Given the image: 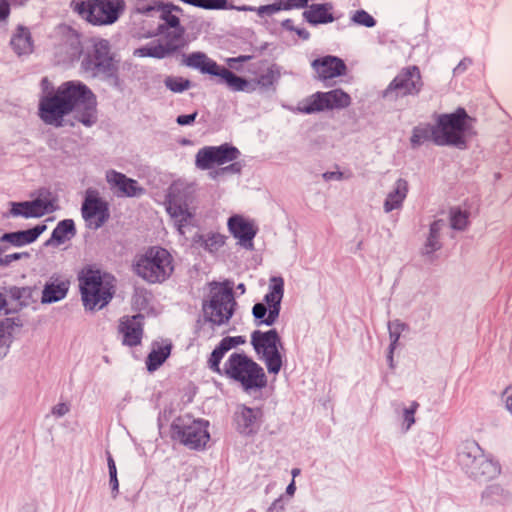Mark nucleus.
I'll return each mask as SVG.
<instances>
[{"instance_id": "nucleus-6", "label": "nucleus", "mask_w": 512, "mask_h": 512, "mask_svg": "<svg viewBox=\"0 0 512 512\" xmlns=\"http://www.w3.org/2000/svg\"><path fill=\"white\" fill-rule=\"evenodd\" d=\"M211 298L204 305V313L210 322L221 325L231 318L236 305L232 288L221 283H214L210 290Z\"/></svg>"}, {"instance_id": "nucleus-1", "label": "nucleus", "mask_w": 512, "mask_h": 512, "mask_svg": "<svg viewBox=\"0 0 512 512\" xmlns=\"http://www.w3.org/2000/svg\"><path fill=\"white\" fill-rule=\"evenodd\" d=\"M75 111L80 122L90 126L96 120V100L81 83L67 82L40 102V117L47 124L60 125L64 115Z\"/></svg>"}, {"instance_id": "nucleus-28", "label": "nucleus", "mask_w": 512, "mask_h": 512, "mask_svg": "<svg viewBox=\"0 0 512 512\" xmlns=\"http://www.w3.org/2000/svg\"><path fill=\"white\" fill-rule=\"evenodd\" d=\"M214 75L219 76L234 91H243L248 82L225 67L218 66Z\"/></svg>"}, {"instance_id": "nucleus-29", "label": "nucleus", "mask_w": 512, "mask_h": 512, "mask_svg": "<svg viewBox=\"0 0 512 512\" xmlns=\"http://www.w3.org/2000/svg\"><path fill=\"white\" fill-rule=\"evenodd\" d=\"M407 190V183L405 181H397L395 190L388 195L385 201V210L391 211L398 208L406 197Z\"/></svg>"}, {"instance_id": "nucleus-19", "label": "nucleus", "mask_w": 512, "mask_h": 512, "mask_svg": "<svg viewBox=\"0 0 512 512\" xmlns=\"http://www.w3.org/2000/svg\"><path fill=\"white\" fill-rule=\"evenodd\" d=\"M142 316H126L120 320L119 332L123 337V344L128 346H137L141 343L143 327Z\"/></svg>"}, {"instance_id": "nucleus-41", "label": "nucleus", "mask_w": 512, "mask_h": 512, "mask_svg": "<svg viewBox=\"0 0 512 512\" xmlns=\"http://www.w3.org/2000/svg\"><path fill=\"white\" fill-rule=\"evenodd\" d=\"M9 12V2L7 0H0V21L5 20Z\"/></svg>"}, {"instance_id": "nucleus-46", "label": "nucleus", "mask_w": 512, "mask_h": 512, "mask_svg": "<svg viewBox=\"0 0 512 512\" xmlns=\"http://www.w3.org/2000/svg\"><path fill=\"white\" fill-rule=\"evenodd\" d=\"M108 466H109L110 477L115 478V475L117 474L116 466H115L114 460L111 457H109V459H108Z\"/></svg>"}, {"instance_id": "nucleus-52", "label": "nucleus", "mask_w": 512, "mask_h": 512, "mask_svg": "<svg viewBox=\"0 0 512 512\" xmlns=\"http://www.w3.org/2000/svg\"><path fill=\"white\" fill-rule=\"evenodd\" d=\"M295 492V484L294 482H292L288 487H287V493L289 495H293Z\"/></svg>"}, {"instance_id": "nucleus-2", "label": "nucleus", "mask_w": 512, "mask_h": 512, "mask_svg": "<svg viewBox=\"0 0 512 512\" xmlns=\"http://www.w3.org/2000/svg\"><path fill=\"white\" fill-rule=\"evenodd\" d=\"M467 115L463 110L454 114L442 115L438 119L437 126L417 127L411 137L413 147L433 141L436 144H453L460 146L464 143L463 135L467 122Z\"/></svg>"}, {"instance_id": "nucleus-45", "label": "nucleus", "mask_w": 512, "mask_h": 512, "mask_svg": "<svg viewBox=\"0 0 512 512\" xmlns=\"http://www.w3.org/2000/svg\"><path fill=\"white\" fill-rule=\"evenodd\" d=\"M414 410H407L405 412V421L407 422V429L414 423Z\"/></svg>"}, {"instance_id": "nucleus-5", "label": "nucleus", "mask_w": 512, "mask_h": 512, "mask_svg": "<svg viewBox=\"0 0 512 512\" xmlns=\"http://www.w3.org/2000/svg\"><path fill=\"white\" fill-rule=\"evenodd\" d=\"M223 374L239 381L246 389L262 387L266 383L263 369L244 354L233 353L224 365Z\"/></svg>"}, {"instance_id": "nucleus-7", "label": "nucleus", "mask_w": 512, "mask_h": 512, "mask_svg": "<svg viewBox=\"0 0 512 512\" xmlns=\"http://www.w3.org/2000/svg\"><path fill=\"white\" fill-rule=\"evenodd\" d=\"M74 10L92 24H111L117 20L124 4L121 0L73 2Z\"/></svg>"}, {"instance_id": "nucleus-36", "label": "nucleus", "mask_w": 512, "mask_h": 512, "mask_svg": "<svg viewBox=\"0 0 512 512\" xmlns=\"http://www.w3.org/2000/svg\"><path fill=\"white\" fill-rule=\"evenodd\" d=\"M224 354H225V352L222 351L219 347H217L211 353V356L208 361L210 369H212L214 372H216L218 374H223V372L220 369V362H221Z\"/></svg>"}, {"instance_id": "nucleus-20", "label": "nucleus", "mask_w": 512, "mask_h": 512, "mask_svg": "<svg viewBox=\"0 0 512 512\" xmlns=\"http://www.w3.org/2000/svg\"><path fill=\"white\" fill-rule=\"evenodd\" d=\"M111 60L108 42L99 40L94 44L93 51L87 56L84 65L86 69H106L110 66Z\"/></svg>"}, {"instance_id": "nucleus-3", "label": "nucleus", "mask_w": 512, "mask_h": 512, "mask_svg": "<svg viewBox=\"0 0 512 512\" xmlns=\"http://www.w3.org/2000/svg\"><path fill=\"white\" fill-rule=\"evenodd\" d=\"M172 254L160 246L149 247L139 254L134 262V271L149 283H162L174 272Z\"/></svg>"}, {"instance_id": "nucleus-51", "label": "nucleus", "mask_w": 512, "mask_h": 512, "mask_svg": "<svg viewBox=\"0 0 512 512\" xmlns=\"http://www.w3.org/2000/svg\"><path fill=\"white\" fill-rule=\"evenodd\" d=\"M6 300L4 296L0 293V312L5 309Z\"/></svg>"}, {"instance_id": "nucleus-55", "label": "nucleus", "mask_w": 512, "mask_h": 512, "mask_svg": "<svg viewBox=\"0 0 512 512\" xmlns=\"http://www.w3.org/2000/svg\"><path fill=\"white\" fill-rule=\"evenodd\" d=\"M0 342H2L3 344L6 343V339L4 338V335L0 336Z\"/></svg>"}, {"instance_id": "nucleus-18", "label": "nucleus", "mask_w": 512, "mask_h": 512, "mask_svg": "<svg viewBox=\"0 0 512 512\" xmlns=\"http://www.w3.org/2000/svg\"><path fill=\"white\" fill-rule=\"evenodd\" d=\"M166 210L176 223L179 232L184 234V228L193 223V214L188 209L187 204L170 194L166 203Z\"/></svg>"}, {"instance_id": "nucleus-22", "label": "nucleus", "mask_w": 512, "mask_h": 512, "mask_svg": "<svg viewBox=\"0 0 512 512\" xmlns=\"http://www.w3.org/2000/svg\"><path fill=\"white\" fill-rule=\"evenodd\" d=\"M252 343L259 354L267 355L278 351L279 337L275 330L268 332H255Z\"/></svg>"}, {"instance_id": "nucleus-16", "label": "nucleus", "mask_w": 512, "mask_h": 512, "mask_svg": "<svg viewBox=\"0 0 512 512\" xmlns=\"http://www.w3.org/2000/svg\"><path fill=\"white\" fill-rule=\"evenodd\" d=\"M227 225L230 233L239 240L240 244L252 247V240L257 233V227L251 219L236 214L228 219Z\"/></svg>"}, {"instance_id": "nucleus-12", "label": "nucleus", "mask_w": 512, "mask_h": 512, "mask_svg": "<svg viewBox=\"0 0 512 512\" xmlns=\"http://www.w3.org/2000/svg\"><path fill=\"white\" fill-rule=\"evenodd\" d=\"M422 87L420 70L416 66L404 68L390 83L386 93L396 95L415 94Z\"/></svg>"}, {"instance_id": "nucleus-27", "label": "nucleus", "mask_w": 512, "mask_h": 512, "mask_svg": "<svg viewBox=\"0 0 512 512\" xmlns=\"http://www.w3.org/2000/svg\"><path fill=\"white\" fill-rule=\"evenodd\" d=\"M69 288V281L67 280H55L47 284L44 288L42 301L53 302L58 301L65 297Z\"/></svg>"}, {"instance_id": "nucleus-43", "label": "nucleus", "mask_w": 512, "mask_h": 512, "mask_svg": "<svg viewBox=\"0 0 512 512\" xmlns=\"http://www.w3.org/2000/svg\"><path fill=\"white\" fill-rule=\"evenodd\" d=\"M22 254H19V253H14V254H11V255H7L5 257V260H0V264H9L11 263L12 261L14 260H18L20 259Z\"/></svg>"}, {"instance_id": "nucleus-26", "label": "nucleus", "mask_w": 512, "mask_h": 512, "mask_svg": "<svg viewBox=\"0 0 512 512\" xmlns=\"http://www.w3.org/2000/svg\"><path fill=\"white\" fill-rule=\"evenodd\" d=\"M331 4H313L304 11L305 19L312 24L328 23L334 20Z\"/></svg>"}, {"instance_id": "nucleus-47", "label": "nucleus", "mask_w": 512, "mask_h": 512, "mask_svg": "<svg viewBox=\"0 0 512 512\" xmlns=\"http://www.w3.org/2000/svg\"><path fill=\"white\" fill-rule=\"evenodd\" d=\"M281 7L280 6H276L275 4L273 5H268V6H263L259 9V12H264V11H271V12H274V11H278L280 10Z\"/></svg>"}, {"instance_id": "nucleus-32", "label": "nucleus", "mask_w": 512, "mask_h": 512, "mask_svg": "<svg viewBox=\"0 0 512 512\" xmlns=\"http://www.w3.org/2000/svg\"><path fill=\"white\" fill-rule=\"evenodd\" d=\"M226 237L220 233H209L200 236L198 243L209 252L218 251L225 244Z\"/></svg>"}, {"instance_id": "nucleus-34", "label": "nucleus", "mask_w": 512, "mask_h": 512, "mask_svg": "<svg viewBox=\"0 0 512 512\" xmlns=\"http://www.w3.org/2000/svg\"><path fill=\"white\" fill-rule=\"evenodd\" d=\"M165 85L169 90L177 93L189 89L191 82L184 77L169 76L165 79Z\"/></svg>"}, {"instance_id": "nucleus-54", "label": "nucleus", "mask_w": 512, "mask_h": 512, "mask_svg": "<svg viewBox=\"0 0 512 512\" xmlns=\"http://www.w3.org/2000/svg\"><path fill=\"white\" fill-rule=\"evenodd\" d=\"M111 483L113 484V488L117 489V487H118V480H117V476L116 475H115V478H111Z\"/></svg>"}, {"instance_id": "nucleus-30", "label": "nucleus", "mask_w": 512, "mask_h": 512, "mask_svg": "<svg viewBox=\"0 0 512 512\" xmlns=\"http://www.w3.org/2000/svg\"><path fill=\"white\" fill-rule=\"evenodd\" d=\"M75 234V227L72 220H64L60 222L54 229L51 240L58 244L64 243L71 239Z\"/></svg>"}, {"instance_id": "nucleus-25", "label": "nucleus", "mask_w": 512, "mask_h": 512, "mask_svg": "<svg viewBox=\"0 0 512 512\" xmlns=\"http://www.w3.org/2000/svg\"><path fill=\"white\" fill-rule=\"evenodd\" d=\"M171 348L170 343H154L146 359L148 371H156L170 356Z\"/></svg>"}, {"instance_id": "nucleus-14", "label": "nucleus", "mask_w": 512, "mask_h": 512, "mask_svg": "<svg viewBox=\"0 0 512 512\" xmlns=\"http://www.w3.org/2000/svg\"><path fill=\"white\" fill-rule=\"evenodd\" d=\"M311 66L317 79L321 81L342 77L348 72L345 62L341 58L333 55L318 57L312 61Z\"/></svg>"}, {"instance_id": "nucleus-42", "label": "nucleus", "mask_w": 512, "mask_h": 512, "mask_svg": "<svg viewBox=\"0 0 512 512\" xmlns=\"http://www.w3.org/2000/svg\"><path fill=\"white\" fill-rule=\"evenodd\" d=\"M306 3L307 0H287L284 8L289 9L291 7H303Z\"/></svg>"}, {"instance_id": "nucleus-49", "label": "nucleus", "mask_w": 512, "mask_h": 512, "mask_svg": "<svg viewBox=\"0 0 512 512\" xmlns=\"http://www.w3.org/2000/svg\"><path fill=\"white\" fill-rule=\"evenodd\" d=\"M241 414H242V416H243V417H249V418H251V417H253V418H254V417H255V416L253 415V411H252L251 409H248V408H244V409L242 410V413H241Z\"/></svg>"}, {"instance_id": "nucleus-50", "label": "nucleus", "mask_w": 512, "mask_h": 512, "mask_svg": "<svg viewBox=\"0 0 512 512\" xmlns=\"http://www.w3.org/2000/svg\"><path fill=\"white\" fill-rule=\"evenodd\" d=\"M438 230V223H434L432 226H431V238H434L435 237V234ZM432 239H430L429 241L431 242Z\"/></svg>"}, {"instance_id": "nucleus-37", "label": "nucleus", "mask_w": 512, "mask_h": 512, "mask_svg": "<svg viewBox=\"0 0 512 512\" xmlns=\"http://www.w3.org/2000/svg\"><path fill=\"white\" fill-rule=\"evenodd\" d=\"M353 21L366 27H372L375 25L374 18L364 10L357 11L353 16Z\"/></svg>"}, {"instance_id": "nucleus-35", "label": "nucleus", "mask_w": 512, "mask_h": 512, "mask_svg": "<svg viewBox=\"0 0 512 512\" xmlns=\"http://www.w3.org/2000/svg\"><path fill=\"white\" fill-rule=\"evenodd\" d=\"M267 369L271 373H278L282 366V360L279 352H274L273 354L264 355Z\"/></svg>"}, {"instance_id": "nucleus-10", "label": "nucleus", "mask_w": 512, "mask_h": 512, "mask_svg": "<svg viewBox=\"0 0 512 512\" xmlns=\"http://www.w3.org/2000/svg\"><path fill=\"white\" fill-rule=\"evenodd\" d=\"M239 151L229 145L205 147L196 155V165L200 169H210L216 165H224L237 159Z\"/></svg>"}, {"instance_id": "nucleus-48", "label": "nucleus", "mask_w": 512, "mask_h": 512, "mask_svg": "<svg viewBox=\"0 0 512 512\" xmlns=\"http://www.w3.org/2000/svg\"><path fill=\"white\" fill-rule=\"evenodd\" d=\"M507 399H506V406L508 410L512 413V390H506Z\"/></svg>"}, {"instance_id": "nucleus-44", "label": "nucleus", "mask_w": 512, "mask_h": 512, "mask_svg": "<svg viewBox=\"0 0 512 512\" xmlns=\"http://www.w3.org/2000/svg\"><path fill=\"white\" fill-rule=\"evenodd\" d=\"M68 411V407L65 404H59L53 409V413L56 415H64Z\"/></svg>"}, {"instance_id": "nucleus-38", "label": "nucleus", "mask_w": 512, "mask_h": 512, "mask_svg": "<svg viewBox=\"0 0 512 512\" xmlns=\"http://www.w3.org/2000/svg\"><path fill=\"white\" fill-rule=\"evenodd\" d=\"M244 343H245V339L241 336L226 337V338L222 339V341L220 342V345L218 347L226 353L231 348L236 347L241 344H244Z\"/></svg>"}, {"instance_id": "nucleus-9", "label": "nucleus", "mask_w": 512, "mask_h": 512, "mask_svg": "<svg viewBox=\"0 0 512 512\" xmlns=\"http://www.w3.org/2000/svg\"><path fill=\"white\" fill-rule=\"evenodd\" d=\"M284 281L281 277H273L270 281V291L265 296L264 303H257L253 307V315L257 319L266 316L263 322L272 325L279 316L280 303L283 297Z\"/></svg>"}, {"instance_id": "nucleus-24", "label": "nucleus", "mask_w": 512, "mask_h": 512, "mask_svg": "<svg viewBox=\"0 0 512 512\" xmlns=\"http://www.w3.org/2000/svg\"><path fill=\"white\" fill-rule=\"evenodd\" d=\"M183 64L199 69L203 73L214 75L218 64L202 52H195L183 57Z\"/></svg>"}, {"instance_id": "nucleus-11", "label": "nucleus", "mask_w": 512, "mask_h": 512, "mask_svg": "<svg viewBox=\"0 0 512 512\" xmlns=\"http://www.w3.org/2000/svg\"><path fill=\"white\" fill-rule=\"evenodd\" d=\"M137 10L143 13H151L147 15L145 22H151L152 19H158L159 23L155 30L150 31L149 35H156L164 33L166 28H177L180 24L179 17L173 13V11H179L180 9L176 6L169 4H157L152 7H138Z\"/></svg>"}, {"instance_id": "nucleus-31", "label": "nucleus", "mask_w": 512, "mask_h": 512, "mask_svg": "<svg viewBox=\"0 0 512 512\" xmlns=\"http://www.w3.org/2000/svg\"><path fill=\"white\" fill-rule=\"evenodd\" d=\"M11 45L18 55L29 53L32 50V43L29 33L21 29L14 35Z\"/></svg>"}, {"instance_id": "nucleus-15", "label": "nucleus", "mask_w": 512, "mask_h": 512, "mask_svg": "<svg viewBox=\"0 0 512 512\" xmlns=\"http://www.w3.org/2000/svg\"><path fill=\"white\" fill-rule=\"evenodd\" d=\"M208 425L205 420H193L183 425L178 432L181 442L194 449L204 447L210 439Z\"/></svg>"}, {"instance_id": "nucleus-21", "label": "nucleus", "mask_w": 512, "mask_h": 512, "mask_svg": "<svg viewBox=\"0 0 512 512\" xmlns=\"http://www.w3.org/2000/svg\"><path fill=\"white\" fill-rule=\"evenodd\" d=\"M106 178L109 184L123 196H136L142 192L137 182L127 178L124 174L110 171L107 173Z\"/></svg>"}, {"instance_id": "nucleus-4", "label": "nucleus", "mask_w": 512, "mask_h": 512, "mask_svg": "<svg viewBox=\"0 0 512 512\" xmlns=\"http://www.w3.org/2000/svg\"><path fill=\"white\" fill-rule=\"evenodd\" d=\"M80 290L85 307L102 308L112 298L114 277L91 267L84 268L79 275Z\"/></svg>"}, {"instance_id": "nucleus-33", "label": "nucleus", "mask_w": 512, "mask_h": 512, "mask_svg": "<svg viewBox=\"0 0 512 512\" xmlns=\"http://www.w3.org/2000/svg\"><path fill=\"white\" fill-rule=\"evenodd\" d=\"M172 48L163 45H150L135 50V55L140 57L151 56L155 58H163L172 52Z\"/></svg>"}, {"instance_id": "nucleus-8", "label": "nucleus", "mask_w": 512, "mask_h": 512, "mask_svg": "<svg viewBox=\"0 0 512 512\" xmlns=\"http://www.w3.org/2000/svg\"><path fill=\"white\" fill-rule=\"evenodd\" d=\"M351 96L342 89L316 92L299 104L301 112L310 114L325 110L344 109L351 105Z\"/></svg>"}, {"instance_id": "nucleus-13", "label": "nucleus", "mask_w": 512, "mask_h": 512, "mask_svg": "<svg viewBox=\"0 0 512 512\" xmlns=\"http://www.w3.org/2000/svg\"><path fill=\"white\" fill-rule=\"evenodd\" d=\"M82 214L87 224L91 228L100 227L109 217L106 202L98 197L94 190L86 192L85 201L82 206Z\"/></svg>"}, {"instance_id": "nucleus-53", "label": "nucleus", "mask_w": 512, "mask_h": 512, "mask_svg": "<svg viewBox=\"0 0 512 512\" xmlns=\"http://www.w3.org/2000/svg\"><path fill=\"white\" fill-rule=\"evenodd\" d=\"M9 2V5L12 4V5H16V4H23L25 2V0H7Z\"/></svg>"}, {"instance_id": "nucleus-17", "label": "nucleus", "mask_w": 512, "mask_h": 512, "mask_svg": "<svg viewBox=\"0 0 512 512\" xmlns=\"http://www.w3.org/2000/svg\"><path fill=\"white\" fill-rule=\"evenodd\" d=\"M56 210L55 201L36 199L32 202L12 203L11 213L15 216L41 217Z\"/></svg>"}, {"instance_id": "nucleus-40", "label": "nucleus", "mask_w": 512, "mask_h": 512, "mask_svg": "<svg viewBox=\"0 0 512 512\" xmlns=\"http://www.w3.org/2000/svg\"><path fill=\"white\" fill-rule=\"evenodd\" d=\"M196 116H197L196 112L193 114H190V115H180L177 118V123L182 126L189 125L194 122Z\"/></svg>"}, {"instance_id": "nucleus-23", "label": "nucleus", "mask_w": 512, "mask_h": 512, "mask_svg": "<svg viewBox=\"0 0 512 512\" xmlns=\"http://www.w3.org/2000/svg\"><path fill=\"white\" fill-rule=\"evenodd\" d=\"M46 230L45 225H37L32 229L13 232V233H5L1 237V241L9 242L14 246H22L25 244H30L34 242L41 233Z\"/></svg>"}, {"instance_id": "nucleus-39", "label": "nucleus", "mask_w": 512, "mask_h": 512, "mask_svg": "<svg viewBox=\"0 0 512 512\" xmlns=\"http://www.w3.org/2000/svg\"><path fill=\"white\" fill-rule=\"evenodd\" d=\"M468 222V216L461 211H453L451 214V225L455 229H463Z\"/></svg>"}]
</instances>
